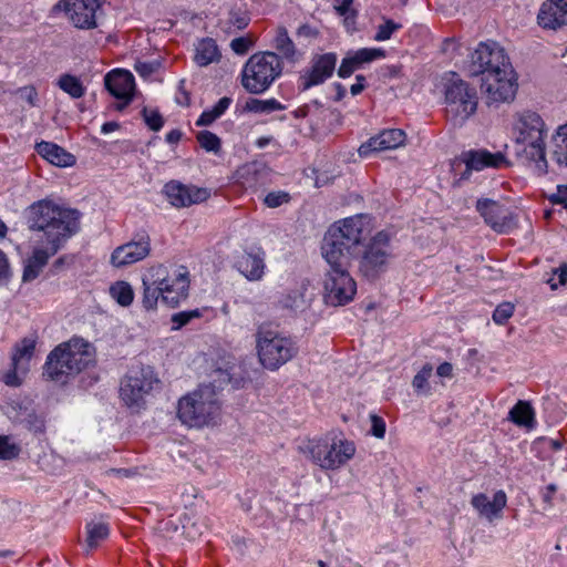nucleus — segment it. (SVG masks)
Here are the masks:
<instances>
[{
    "instance_id": "obj_36",
    "label": "nucleus",
    "mask_w": 567,
    "mask_h": 567,
    "mask_svg": "<svg viewBox=\"0 0 567 567\" xmlns=\"http://www.w3.org/2000/svg\"><path fill=\"white\" fill-rule=\"evenodd\" d=\"M433 365L426 363L422 369L414 375L412 380V386L417 394L429 395L431 394V386L429 379L432 377Z\"/></svg>"
},
{
    "instance_id": "obj_23",
    "label": "nucleus",
    "mask_w": 567,
    "mask_h": 567,
    "mask_svg": "<svg viewBox=\"0 0 567 567\" xmlns=\"http://www.w3.org/2000/svg\"><path fill=\"white\" fill-rule=\"evenodd\" d=\"M466 166V172L482 171L486 167L499 168L506 165V157L503 153H491L486 150L468 151L461 155Z\"/></svg>"
},
{
    "instance_id": "obj_17",
    "label": "nucleus",
    "mask_w": 567,
    "mask_h": 567,
    "mask_svg": "<svg viewBox=\"0 0 567 567\" xmlns=\"http://www.w3.org/2000/svg\"><path fill=\"white\" fill-rule=\"evenodd\" d=\"M336 64L337 55L334 53L313 56L310 68L300 73L298 79L299 91L305 92L312 86L322 84L333 74Z\"/></svg>"
},
{
    "instance_id": "obj_54",
    "label": "nucleus",
    "mask_w": 567,
    "mask_h": 567,
    "mask_svg": "<svg viewBox=\"0 0 567 567\" xmlns=\"http://www.w3.org/2000/svg\"><path fill=\"white\" fill-rule=\"evenodd\" d=\"M549 200L553 204H560L567 209V185L557 186V192L550 195Z\"/></svg>"
},
{
    "instance_id": "obj_43",
    "label": "nucleus",
    "mask_w": 567,
    "mask_h": 567,
    "mask_svg": "<svg viewBox=\"0 0 567 567\" xmlns=\"http://www.w3.org/2000/svg\"><path fill=\"white\" fill-rule=\"evenodd\" d=\"M514 305L512 302H503L496 307L493 312V320L497 324H504L514 313Z\"/></svg>"
},
{
    "instance_id": "obj_34",
    "label": "nucleus",
    "mask_w": 567,
    "mask_h": 567,
    "mask_svg": "<svg viewBox=\"0 0 567 567\" xmlns=\"http://www.w3.org/2000/svg\"><path fill=\"white\" fill-rule=\"evenodd\" d=\"M111 297L123 307L130 306L134 300V291L126 281H116L110 287Z\"/></svg>"
},
{
    "instance_id": "obj_38",
    "label": "nucleus",
    "mask_w": 567,
    "mask_h": 567,
    "mask_svg": "<svg viewBox=\"0 0 567 567\" xmlns=\"http://www.w3.org/2000/svg\"><path fill=\"white\" fill-rule=\"evenodd\" d=\"M349 55L360 68L364 63H370L374 60L384 58L385 51L378 48H363L349 53Z\"/></svg>"
},
{
    "instance_id": "obj_2",
    "label": "nucleus",
    "mask_w": 567,
    "mask_h": 567,
    "mask_svg": "<svg viewBox=\"0 0 567 567\" xmlns=\"http://www.w3.org/2000/svg\"><path fill=\"white\" fill-rule=\"evenodd\" d=\"M79 213L63 208L50 200H40L29 207L28 225L38 231L37 243L29 258L42 268L49 258L58 252L61 246L79 229Z\"/></svg>"
},
{
    "instance_id": "obj_12",
    "label": "nucleus",
    "mask_w": 567,
    "mask_h": 567,
    "mask_svg": "<svg viewBox=\"0 0 567 567\" xmlns=\"http://www.w3.org/2000/svg\"><path fill=\"white\" fill-rule=\"evenodd\" d=\"M444 102L447 120L454 126H462L477 110V91L462 79L453 78L445 84Z\"/></svg>"
},
{
    "instance_id": "obj_44",
    "label": "nucleus",
    "mask_w": 567,
    "mask_h": 567,
    "mask_svg": "<svg viewBox=\"0 0 567 567\" xmlns=\"http://www.w3.org/2000/svg\"><path fill=\"white\" fill-rule=\"evenodd\" d=\"M142 115H143V118L146 123V125L152 130V131H159L164 124V121H163V117L162 115L159 114L158 111L156 110H148L146 107L143 109L142 111Z\"/></svg>"
},
{
    "instance_id": "obj_11",
    "label": "nucleus",
    "mask_w": 567,
    "mask_h": 567,
    "mask_svg": "<svg viewBox=\"0 0 567 567\" xmlns=\"http://www.w3.org/2000/svg\"><path fill=\"white\" fill-rule=\"evenodd\" d=\"M281 72V61L276 53H255L244 66L241 84L249 93L260 94L272 84Z\"/></svg>"
},
{
    "instance_id": "obj_30",
    "label": "nucleus",
    "mask_w": 567,
    "mask_h": 567,
    "mask_svg": "<svg viewBox=\"0 0 567 567\" xmlns=\"http://www.w3.org/2000/svg\"><path fill=\"white\" fill-rule=\"evenodd\" d=\"M509 419L517 425L533 427L535 413L528 402L520 400L511 409Z\"/></svg>"
},
{
    "instance_id": "obj_37",
    "label": "nucleus",
    "mask_w": 567,
    "mask_h": 567,
    "mask_svg": "<svg viewBox=\"0 0 567 567\" xmlns=\"http://www.w3.org/2000/svg\"><path fill=\"white\" fill-rule=\"evenodd\" d=\"M275 48L286 58L293 59L296 48L292 40L289 38L286 28H278L275 38Z\"/></svg>"
},
{
    "instance_id": "obj_5",
    "label": "nucleus",
    "mask_w": 567,
    "mask_h": 567,
    "mask_svg": "<svg viewBox=\"0 0 567 567\" xmlns=\"http://www.w3.org/2000/svg\"><path fill=\"white\" fill-rule=\"evenodd\" d=\"M143 307L154 310L158 302L175 308L188 297L189 272L184 266L155 265L142 277Z\"/></svg>"
},
{
    "instance_id": "obj_6",
    "label": "nucleus",
    "mask_w": 567,
    "mask_h": 567,
    "mask_svg": "<svg viewBox=\"0 0 567 567\" xmlns=\"http://www.w3.org/2000/svg\"><path fill=\"white\" fill-rule=\"evenodd\" d=\"M93 361L92 344L82 338H72L49 353L43 374L52 381L65 383L68 378L75 377Z\"/></svg>"
},
{
    "instance_id": "obj_25",
    "label": "nucleus",
    "mask_w": 567,
    "mask_h": 567,
    "mask_svg": "<svg viewBox=\"0 0 567 567\" xmlns=\"http://www.w3.org/2000/svg\"><path fill=\"white\" fill-rule=\"evenodd\" d=\"M507 497L504 491H497L493 501L483 494H476L472 497L471 504L481 516L486 517L489 522L501 516L502 509L506 506Z\"/></svg>"
},
{
    "instance_id": "obj_47",
    "label": "nucleus",
    "mask_w": 567,
    "mask_h": 567,
    "mask_svg": "<svg viewBox=\"0 0 567 567\" xmlns=\"http://www.w3.org/2000/svg\"><path fill=\"white\" fill-rule=\"evenodd\" d=\"M18 445L10 443L9 437L0 435V458L11 460L19 455Z\"/></svg>"
},
{
    "instance_id": "obj_62",
    "label": "nucleus",
    "mask_w": 567,
    "mask_h": 567,
    "mask_svg": "<svg viewBox=\"0 0 567 567\" xmlns=\"http://www.w3.org/2000/svg\"><path fill=\"white\" fill-rule=\"evenodd\" d=\"M118 127H120V125L116 122H106L102 125L101 131L103 134H109L111 132L116 131Z\"/></svg>"
},
{
    "instance_id": "obj_18",
    "label": "nucleus",
    "mask_w": 567,
    "mask_h": 567,
    "mask_svg": "<svg viewBox=\"0 0 567 567\" xmlns=\"http://www.w3.org/2000/svg\"><path fill=\"white\" fill-rule=\"evenodd\" d=\"M163 193L168 203L176 208L200 204L210 196V190L207 188L185 185L178 181L166 183Z\"/></svg>"
},
{
    "instance_id": "obj_33",
    "label": "nucleus",
    "mask_w": 567,
    "mask_h": 567,
    "mask_svg": "<svg viewBox=\"0 0 567 567\" xmlns=\"http://www.w3.org/2000/svg\"><path fill=\"white\" fill-rule=\"evenodd\" d=\"M17 420L30 431L35 433H42L44 431V420L42 416L38 415L33 409L21 408Z\"/></svg>"
},
{
    "instance_id": "obj_16",
    "label": "nucleus",
    "mask_w": 567,
    "mask_h": 567,
    "mask_svg": "<svg viewBox=\"0 0 567 567\" xmlns=\"http://www.w3.org/2000/svg\"><path fill=\"white\" fill-rule=\"evenodd\" d=\"M476 210L484 221L498 234H508L516 227L513 212L498 202L488 198L478 199Z\"/></svg>"
},
{
    "instance_id": "obj_52",
    "label": "nucleus",
    "mask_w": 567,
    "mask_h": 567,
    "mask_svg": "<svg viewBox=\"0 0 567 567\" xmlns=\"http://www.w3.org/2000/svg\"><path fill=\"white\" fill-rule=\"evenodd\" d=\"M358 64L354 63V61L350 58L348 54L341 62V65L338 70V75L340 78H348L357 69Z\"/></svg>"
},
{
    "instance_id": "obj_14",
    "label": "nucleus",
    "mask_w": 567,
    "mask_h": 567,
    "mask_svg": "<svg viewBox=\"0 0 567 567\" xmlns=\"http://www.w3.org/2000/svg\"><path fill=\"white\" fill-rule=\"evenodd\" d=\"M37 346L35 337H25L13 346L11 354V368L2 377V381L9 386H19L22 378L29 371V363L34 355Z\"/></svg>"
},
{
    "instance_id": "obj_35",
    "label": "nucleus",
    "mask_w": 567,
    "mask_h": 567,
    "mask_svg": "<svg viewBox=\"0 0 567 567\" xmlns=\"http://www.w3.org/2000/svg\"><path fill=\"white\" fill-rule=\"evenodd\" d=\"M59 87L73 99H80L85 93L82 82L74 75L62 74L58 81Z\"/></svg>"
},
{
    "instance_id": "obj_24",
    "label": "nucleus",
    "mask_w": 567,
    "mask_h": 567,
    "mask_svg": "<svg viewBox=\"0 0 567 567\" xmlns=\"http://www.w3.org/2000/svg\"><path fill=\"white\" fill-rule=\"evenodd\" d=\"M313 299V292L308 281H301L296 288L290 289L282 295L279 303L282 308L293 312H303L310 307Z\"/></svg>"
},
{
    "instance_id": "obj_48",
    "label": "nucleus",
    "mask_w": 567,
    "mask_h": 567,
    "mask_svg": "<svg viewBox=\"0 0 567 567\" xmlns=\"http://www.w3.org/2000/svg\"><path fill=\"white\" fill-rule=\"evenodd\" d=\"M251 45L252 41L245 37L235 38L230 42L231 50L239 55L246 54Z\"/></svg>"
},
{
    "instance_id": "obj_20",
    "label": "nucleus",
    "mask_w": 567,
    "mask_h": 567,
    "mask_svg": "<svg viewBox=\"0 0 567 567\" xmlns=\"http://www.w3.org/2000/svg\"><path fill=\"white\" fill-rule=\"evenodd\" d=\"M405 133L400 128H389L370 137L358 152L361 157H368L372 153L394 150L404 144Z\"/></svg>"
},
{
    "instance_id": "obj_41",
    "label": "nucleus",
    "mask_w": 567,
    "mask_h": 567,
    "mask_svg": "<svg viewBox=\"0 0 567 567\" xmlns=\"http://www.w3.org/2000/svg\"><path fill=\"white\" fill-rule=\"evenodd\" d=\"M197 142L206 152L219 153L221 148L220 138L210 131H200L196 135Z\"/></svg>"
},
{
    "instance_id": "obj_1",
    "label": "nucleus",
    "mask_w": 567,
    "mask_h": 567,
    "mask_svg": "<svg viewBox=\"0 0 567 567\" xmlns=\"http://www.w3.org/2000/svg\"><path fill=\"white\" fill-rule=\"evenodd\" d=\"M358 234L357 243L350 249L349 264L358 262L359 271L368 279H375L385 271L393 258V248L389 233L381 230L371 236V219L367 215H355L336 221L329 227L324 236Z\"/></svg>"
},
{
    "instance_id": "obj_58",
    "label": "nucleus",
    "mask_w": 567,
    "mask_h": 567,
    "mask_svg": "<svg viewBox=\"0 0 567 567\" xmlns=\"http://www.w3.org/2000/svg\"><path fill=\"white\" fill-rule=\"evenodd\" d=\"M436 373L441 378H451L453 374V365L450 362H443L437 367Z\"/></svg>"
},
{
    "instance_id": "obj_27",
    "label": "nucleus",
    "mask_w": 567,
    "mask_h": 567,
    "mask_svg": "<svg viewBox=\"0 0 567 567\" xmlns=\"http://www.w3.org/2000/svg\"><path fill=\"white\" fill-rule=\"evenodd\" d=\"M238 175L246 189L257 190L269 183L270 169L262 163H250L245 165Z\"/></svg>"
},
{
    "instance_id": "obj_61",
    "label": "nucleus",
    "mask_w": 567,
    "mask_h": 567,
    "mask_svg": "<svg viewBox=\"0 0 567 567\" xmlns=\"http://www.w3.org/2000/svg\"><path fill=\"white\" fill-rule=\"evenodd\" d=\"M353 0H342L340 4L336 6V10L340 16L348 14Z\"/></svg>"
},
{
    "instance_id": "obj_46",
    "label": "nucleus",
    "mask_w": 567,
    "mask_h": 567,
    "mask_svg": "<svg viewBox=\"0 0 567 567\" xmlns=\"http://www.w3.org/2000/svg\"><path fill=\"white\" fill-rule=\"evenodd\" d=\"M401 28V24L395 23L393 20H385L383 24L378 27V31L374 35L375 41H386L392 34Z\"/></svg>"
},
{
    "instance_id": "obj_31",
    "label": "nucleus",
    "mask_w": 567,
    "mask_h": 567,
    "mask_svg": "<svg viewBox=\"0 0 567 567\" xmlns=\"http://www.w3.org/2000/svg\"><path fill=\"white\" fill-rule=\"evenodd\" d=\"M110 527L105 522H91L86 525V545L89 549L96 548L109 537Z\"/></svg>"
},
{
    "instance_id": "obj_50",
    "label": "nucleus",
    "mask_w": 567,
    "mask_h": 567,
    "mask_svg": "<svg viewBox=\"0 0 567 567\" xmlns=\"http://www.w3.org/2000/svg\"><path fill=\"white\" fill-rule=\"evenodd\" d=\"M371 420V433L373 436L378 439H383L385 435V422L382 417L372 414L370 416Z\"/></svg>"
},
{
    "instance_id": "obj_28",
    "label": "nucleus",
    "mask_w": 567,
    "mask_h": 567,
    "mask_svg": "<svg viewBox=\"0 0 567 567\" xmlns=\"http://www.w3.org/2000/svg\"><path fill=\"white\" fill-rule=\"evenodd\" d=\"M35 150L49 163L59 167H69L75 163V156L61 146L42 141L35 145Z\"/></svg>"
},
{
    "instance_id": "obj_15",
    "label": "nucleus",
    "mask_w": 567,
    "mask_h": 567,
    "mask_svg": "<svg viewBox=\"0 0 567 567\" xmlns=\"http://www.w3.org/2000/svg\"><path fill=\"white\" fill-rule=\"evenodd\" d=\"M55 7L62 10L78 29L90 30L97 27V0H60Z\"/></svg>"
},
{
    "instance_id": "obj_55",
    "label": "nucleus",
    "mask_w": 567,
    "mask_h": 567,
    "mask_svg": "<svg viewBox=\"0 0 567 567\" xmlns=\"http://www.w3.org/2000/svg\"><path fill=\"white\" fill-rule=\"evenodd\" d=\"M20 95L31 106L37 105L38 93L33 86H24L19 90Z\"/></svg>"
},
{
    "instance_id": "obj_22",
    "label": "nucleus",
    "mask_w": 567,
    "mask_h": 567,
    "mask_svg": "<svg viewBox=\"0 0 567 567\" xmlns=\"http://www.w3.org/2000/svg\"><path fill=\"white\" fill-rule=\"evenodd\" d=\"M538 24L548 30L567 25V0H547L537 14Z\"/></svg>"
},
{
    "instance_id": "obj_4",
    "label": "nucleus",
    "mask_w": 567,
    "mask_h": 567,
    "mask_svg": "<svg viewBox=\"0 0 567 567\" xmlns=\"http://www.w3.org/2000/svg\"><path fill=\"white\" fill-rule=\"evenodd\" d=\"M324 236L322 256L330 266L324 280V301L330 306H342L352 300L357 285L349 272L350 249L354 247L358 234Z\"/></svg>"
},
{
    "instance_id": "obj_26",
    "label": "nucleus",
    "mask_w": 567,
    "mask_h": 567,
    "mask_svg": "<svg viewBox=\"0 0 567 567\" xmlns=\"http://www.w3.org/2000/svg\"><path fill=\"white\" fill-rule=\"evenodd\" d=\"M236 269L248 280H260L265 274L264 252H243L235 262Z\"/></svg>"
},
{
    "instance_id": "obj_64",
    "label": "nucleus",
    "mask_w": 567,
    "mask_h": 567,
    "mask_svg": "<svg viewBox=\"0 0 567 567\" xmlns=\"http://www.w3.org/2000/svg\"><path fill=\"white\" fill-rule=\"evenodd\" d=\"M310 105L306 104L300 107H298L293 114L296 117H306L309 114Z\"/></svg>"
},
{
    "instance_id": "obj_13",
    "label": "nucleus",
    "mask_w": 567,
    "mask_h": 567,
    "mask_svg": "<svg viewBox=\"0 0 567 567\" xmlns=\"http://www.w3.org/2000/svg\"><path fill=\"white\" fill-rule=\"evenodd\" d=\"M158 382L151 367L133 368L121 381L120 398L126 406L140 411L145 405V398Z\"/></svg>"
},
{
    "instance_id": "obj_32",
    "label": "nucleus",
    "mask_w": 567,
    "mask_h": 567,
    "mask_svg": "<svg viewBox=\"0 0 567 567\" xmlns=\"http://www.w3.org/2000/svg\"><path fill=\"white\" fill-rule=\"evenodd\" d=\"M231 104V99L228 96L221 97L216 105H214L210 110L204 111L198 120L196 121L197 126H208L214 123L217 118H219Z\"/></svg>"
},
{
    "instance_id": "obj_45",
    "label": "nucleus",
    "mask_w": 567,
    "mask_h": 567,
    "mask_svg": "<svg viewBox=\"0 0 567 567\" xmlns=\"http://www.w3.org/2000/svg\"><path fill=\"white\" fill-rule=\"evenodd\" d=\"M290 195L284 190L270 192L264 198V203L269 208H277L284 204L289 203Z\"/></svg>"
},
{
    "instance_id": "obj_53",
    "label": "nucleus",
    "mask_w": 567,
    "mask_h": 567,
    "mask_svg": "<svg viewBox=\"0 0 567 567\" xmlns=\"http://www.w3.org/2000/svg\"><path fill=\"white\" fill-rule=\"evenodd\" d=\"M203 524L198 525L195 522H190V519H187L186 523L183 524L184 533L192 539H195L203 534Z\"/></svg>"
},
{
    "instance_id": "obj_19",
    "label": "nucleus",
    "mask_w": 567,
    "mask_h": 567,
    "mask_svg": "<svg viewBox=\"0 0 567 567\" xmlns=\"http://www.w3.org/2000/svg\"><path fill=\"white\" fill-rule=\"evenodd\" d=\"M151 252V238L147 233L137 234L136 237L114 249L111 264L114 267H124L145 259Z\"/></svg>"
},
{
    "instance_id": "obj_49",
    "label": "nucleus",
    "mask_w": 567,
    "mask_h": 567,
    "mask_svg": "<svg viewBox=\"0 0 567 567\" xmlns=\"http://www.w3.org/2000/svg\"><path fill=\"white\" fill-rule=\"evenodd\" d=\"M12 276L7 255L0 249V285L7 284Z\"/></svg>"
},
{
    "instance_id": "obj_39",
    "label": "nucleus",
    "mask_w": 567,
    "mask_h": 567,
    "mask_svg": "<svg viewBox=\"0 0 567 567\" xmlns=\"http://www.w3.org/2000/svg\"><path fill=\"white\" fill-rule=\"evenodd\" d=\"M554 140L556 144L554 156L559 164L567 166V123L558 127Z\"/></svg>"
},
{
    "instance_id": "obj_42",
    "label": "nucleus",
    "mask_w": 567,
    "mask_h": 567,
    "mask_svg": "<svg viewBox=\"0 0 567 567\" xmlns=\"http://www.w3.org/2000/svg\"><path fill=\"white\" fill-rule=\"evenodd\" d=\"M200 316H202V313L198 309L190 310V311L177 312V313L173 315V317H172V322L174 324L173 329L178 330L182 327L189 323L193 319L199 318Z\"/></svg>"
},
{
    "instance_id": "obj_3",
    "label": "nucleus",
    "mask_w": 567,
    "mask_h": 567,
    "mask_svg": "<svg viewBox=\"0 0 567 567\" xmlns=\"http://www.w3.org/2000/svg\"><path fill=\"white\" fill-rule=\"evenodd\" d=\"M468 73L472 76H483L482 89L486 93L488 104L514 100L518 87L516 72L498 43H478L471 53Z\"/></svg>"
},
{
    "instance_id": "obj_63",
    "label": "nucleus",
    "mask_w": 567,
    "mask_h": 567,
    "mask_svg": "<svg viewBox=\"0 0 567 567\" xmlns=\"http://www.w3.org/2000/svg\"><path fill=\"white\" fill-rule=\"evenodd\" d=\"M556 272L558 274L559 284L565 285L567 282V265H561Z\"/></svg>"
},
{
    "instance_id": "obj_57",
    "label": "nucleus",
    "mask_w": 567,
    "mask_h": 567,
    "mask_svg": "<svg viewBox=\"0 0 567 567\" xmlns=\"http://www.w3.org/2000/svg\"><path fill=\"white\" fill-rule=\"evenodd\" d=\"M229 23L233 24L236 29L241 30L248 25L249 17L246 13H234L229 19Z\"/></svg>"
},
{
    "instance_id": "obj_56",
    "label": "nucleus",
    "mask_w": 567,
    "mask_h": 567,
    "mask_svg": "<svg viewBox=\"0 0 567 567\" xmlns=\"http://www.w3.org/2000/svg\"><path fill=\"white\" fill-rule=\"evenodd\" d=\"M557 492V486L555 484H549L546 486L542 494L543 502L545 504V509L553 507V498L555 493Z\"/></svg>"
},
{
    "instance_id": "obj_51",
    "label": "nucleus",
    "mask_w": 567,
    "mask_h": 567,
    "mask_svg": "<svg viewBox=\"0 0 567 567\" xmlns=\"http://www.w3.org/2000/svg\"><path fill=\"white\" fill-rule=\"evenodd\" d=\"M42 267L38 264H33L30 259L27 260V264L23 269L22 280L23 281H32L34 280L41 272Z\"/></svg>"
},
{
    "instance_id": "obj_60",
    "label": "nucleus",
    "mask_w": 567,
    "mask_h": 567,
    "mask_svg": "<svg viewBox=\"0 0 567 567\" xmlns=\"http://www.w3.org/2000/svg\"><path fill=\"white\" fill-rule=\"evenodd\" d=\"M363 81H364L363 76H361V75L357 76V83L352 84L350 87L352 95H357L363 91V89H364V84L362 83Z\"/></svg>"
},
{
    "instance_id": "obj_29",
    "label": "nucleus",
    "mask_w": 567,
    "mask_h": 567,
    "mask_svg": "<svg viewBox=\"0 0 567 567\" xmlns=\"http://www.w3.org/2000/svg\"><path fill=\"white\" fill-rule=\"evenodd\" d=\"M220 58L221 53L214 39L205 38L195 44L194 61L198 66L203 68L219 62Z\"/></svg>"
},
{
    "instance_id": "obj_7",
    "label": "nucleus",
    "mask_w": 567,
    "mask_h": 567,
    "mask_svg": "<svg viewBox=\"0 0 567 567\" xmlns=\"http://www.w3.org/2000/svg\"><path fill=\"white\" fill-rule=\"evenodd\" d=\"M177 416L188 426L200 429L218 423L221 403L213 385H202L178 400Z\"/></svg>"
},
{
    "instance_id": "obj_40",
    "label": "nucleus",
    "mask_w": 567,
    "mask_h": 567,
    "mask_svg": "<svg viewBox=\"0 0 567 567\" xmlns=\"http://www.w3.org/2000/svg\"><path fill=\"white\" fill-rule=\"evenodd\" d=\"M246 109L255 113H270L277 110H284V106L275 99L258 100L250 99L246 103Z\"/></svg>"
},
{
    "instance_id": "obj_21",
    "label": "nucleus",
    "mask_w": 567,
    "mask_h": 567,
    "mask_svg": "<svg viewBox=\"0 0 567 567\" xmlns=\"http://www.w3.org/2000/svg\"><path fill=\"white\" fill-rule=\"evenodd\" d=\"M104 82L105 87L114 97L124 101V103L118 106L120 110L131 102L135 86L134 76L131 72L114 70L105 75Z\"/></svg>"
},
{
    "instance_id": "obj_59",
    "label": "nucleus",
    "mask_w": 567,
    "mask_h": 567,
    "mask_svg": "<svg viewBox=\"0 0 567 567\" xmlns=\"http://www.w3.org/2000/svg\"><path fill=\"white\" fill-rule=\"evenodd\" d=\"M182 138V132L179 130H172L166 134V142L169 144H176Z\"/></svg>"
},
{
    "instance_id": "obj_10",
    "label": "nucleus",
    "mask_w": 567,
    "mask_h": 567,
    "mask_svg": "<svg viewBox=\"0 0 567 567\" xmlns=\"http://www.w3.org/2000/svg\"><path fill=\"white\" fill-rule=\"evenodd\" d=\"M255 337L258 360L267 370H278L299 352L295 339L269 327L260 326Z\"/></svg>"
},
{
    "instance_id": "obj_8",
    "label": "nucleus",
    "mask_w": 567,
    "mask_h": 567,
    "mask_svg": "<svg viewBox=\"0 0 567 567\" xmlns=\"http://www.w3.org/2000/svg\"><path fill=\"white\" fill-rule=\"evenodd\" d=\"M513 131L517 144L523 145L526 158L534 164L537 175L547 173L545 157L546 130L543 118L536 112L523 111L515 115Z\"/></svg>"
},
{
    "instance_id": "obj_9",
    "label": "nucleus",
    "mask_w": 567,
    "mask_h": 567,
    "mask_svg": "<svg viewBox=\"0 0 567 567\" xmlns=\"http://www.w3.org/2000/svg\"><path fill=\"white\" fill-rule=\"evenodd\" d=\"M299 451L321 470L334 471L354 456L355 446L353 442L346 439L327 434L302 442Z\"/></svg>"
}]
</instances>
